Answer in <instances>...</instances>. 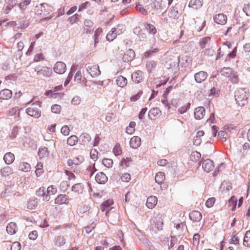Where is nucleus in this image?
<instances>
[{
	"label": "nucleus",
	"instance_id": "nucleus-24",
	"mask_svg": "<svg viewBox=\"0 0 250 250\" xmlns=\"http://www.w3.org/2000/svg\"><path fill=\"white\" fill-rule=\"evenodd\" d=\"M3 160L6 164H11L15 160V156L11 152H7L4 155Z\"/></svg>",
	"mask_w": 250,
	"mask_h": 250
},
{
	"label": "nucleus",
	"instance_id": "nucleus-20",
	"mask_svg": "<svg viewBox=\"0 0 250 250\" xmlns=\"http://www.w3.org/2000/svg\"><path fill=\"white\" fill-rule=\"evenodd\" d=\"M132 80L136 83H139L143 80V72L137 71L134 72L131 76Z\"/></svg>",
	"mask_w": 250,
	"mask_h": 250
},
{
	"label": "nucleus",
	"instance_id": "nucleus-62",
	"mask_svg": "<svg viewBox=\"0 0 250 250\" xmlns=\"http://www.w3.org/2000/svg\"><path fill=\"white\" fill-rule=\"evenodd\" d=\"M95 163H93L90 165L88 168H87V170L89 172V174L91 176L96 170L95 167Z\"/></svg>",
	"mask_w": 250,
	"mask_h": 250
},
{
	"label": "nucleus",
	"instance_id": "nucleus-30",
	"mask_svg": "<svg viewBox=\"0 0 250 250\" xmlns=\"http://www.w3.org/2000/svg\"><path fill=\"white\" fill-rule=\"evenodd\" d=\"M165 179V175L164 172H158L155 177V182L159 185L162 184Z\"/></svg>",
	"mask_w": 250,
	"mask_h": 250
},
{
	"label": "nucleus",
	"instance_id": "nucleus-8",
	"mask_svg": "<svg viewBox=\"0 0 250 250\" xmlns=\"http://www.w3.org/2000/svg\"><path fill=\"white\" fill-rule=\"evenodd\" d=\"M214 167L213 162L210 159H206L202 163V168L205 171L207 172L212 171Z\"/></svg>",
	"mask_w": 250,
	"mask_h": 250
},
{
	"label": "nucleus",
	"instance_id": "nucleus-51",
	"mask_svg": "<svg viewBox=\"0 0 250 250\" xmlns=\"http://www.w3.org/2000/svg\"><path fill=\"white\" fill-rule=\"evenodd\" d=\"M131 162V159L130 158L127 157L126 158H123L121 162L120 165L127 167L129 166Z\"/></svg>",
	"mask_w": 250,
	"mask_h": 250
},
{
	"label": "nucleus",
	"instance_id": "nucleus-26",
	"mask_svg": "<svg viewBox=\"0 0 250 250\" xmlns=\"http://www.w3.org/2000/svg\"><path fill=\"white\" fill-rule=\"evenodd\" d=\"M113 204V201L112 199H108L103 203L100 206L101 210L102 211L108 210L110 209L111 205Z\"/></svg>",
	"mask_w": 250,
	"mask_h": 250
},
{
	"label": "nucleus",
	"instance_id": "nucleus-57",
	"mask_svg": "<svg viewBox=\"0 0 250 250\" xmlns=\"http://www.w3.org/2000/svg\"><path fill=\"white\" fill-rule=\"evenodd\" d=\"M121 179L123 182H128L131 179V176L129 173H125L122 175Z\"/></svg>",
	"mask_w": 250,
	"mask_h": 250
},
{
	"label": "nucleus",
	"instance_id": "nucleus-16",
	"mask_svg": "<svg viewBox=\"0 0 250 250\" xmlns=\"http://www.w3.org/2000/svg\"><path fill=\"white\" fill-rule=\"evenodd\" d=\"M161 115V111L158 108L151 109L148 113V116L151 120H156Z\"/></svg>",
	"mask_w": 250,
	"mask_h": 250
},
{
	"label": "nucleus",
	"instance_id": "nucleus-43",
	"mask_svg": "<svg viewBox=\"0 0 250 250\" xmlns=\"http://www.w3.org/2000/svg\"><path fill=\"white\" fill-rule=\"evenodd\" d=\"M16 5L15 0H7L5 7V11L8 13Z\"/></svg>",
	"mask_w": 250,
	"mask_h": 250
},
{
	"label": "nucleus",
	"instance_id": "nucleus-35",
	"mask_svg": "<svg viewBox=\"0 0 250 250\" xmlns=\"http://www.w3.org/2000/svg\"><path fill=\"white\" fill-rule=\"evenodd\" d=\"M244 246L250 247V230L246 231L243 241Z\"/></svg>",
	"mask_w": 250,
	"mask_h": 250
},
{
	"label": "nucleus",
	"instance_id": "nucleus-34",
	"mask_svg": "<svg viewBox=\"0 0 250 250\" xmlns=\"http://www.w3.org/2000/svg\"><path fill=\"white\" fill-rule=\"evenodd\" d=\"M233 71L232 69L229 67H224L221 69L220 72L222 75L228 78L232 74Z\"/></svg>",
	"mask_w": 250,
	"mask_h": 250
},
{
	"label": "nucleus",
	"instance_id": "nucleus-23",
	"mask_svg": "<svg viewBox=\"0 0 250 250\" xmlns=\"http://www.w3.org/2000/svg\"><path fill=\"white\" fill-rule=\"evenodd\" d=\"M6 231L10 235L15 234L17 231L16 224L14 222L9 223L6 227Z\"/></svg>",
	"mask_w": 250,
	"mask_h": 250
},
{
	"label": "nucleus",
	"instance_id": "nucleus-53",
	"mask_svg": "<svg viewBox=\"0 0 250 250\" xmlns=\"http://www.w3.org/2000/svg\"><path fill=\"white\" fill-rule=\"evenodd\" d=\"M215 202V198L214 197H211L208 198L206 202V206L207 208L212 207Z\"/></svg>",
	"mask_w": 250,
	"mask_h": 250
},
{
	"label": "nucleus",
	"instance_id": "nucleus-37",
	"mask_svg": "<svg viewBox=\"0 0 250 250\" xmlns=\"http://www.w3.org/2000/svg\"><path fill=\"white\" fill-rule=\"evenodd\" d=\"M230 75V76L228 78L231 83L234 84L238 83L239 79L236 72L233 71L232 73V74Z\"/></svg>",
	"mask_w": 250,
	"mask_h": 250
},
{
	"label": "nucleus",
	"instance_id": "nucleus-39",
	"mask_svg": "<svg viewBox=\"0 0 250 250\" xmlns=\"http://www.w3.org/2000/svg\"><path fill=\"white\" fill-rule=\"evenodd\" d=\"M1 173L4 176H8L13 173V169L10 167H6L1 169Z\"/></svg>",
	"mask_w": 250,
	"mask_h": 250
},
{
	"label": "nucleus",
	"instance_id": "nucleus-55",
	"mask_svg": "<svg viewBox=\"0 0 250 250\" xmlns=\"http://www.w3.org/2000/svg\"><path fill=\"white\" fill-rule=\"evenodd\" d=\"M69 187V184L68 182L66 181H64L61 182L60 184V189L62 191H65L68 187Z\"/></svg>",
	"mask_w": 250,
	"mask_h": 250
},
{
	"label": "nucleus",
	"instance_id": "nucleus-10",
	"mask_svg": "<svg viewBox=\"0 0 250 250\" xmlns=\"http://www.w3.org/2000/svg\"><path fill=\"white\" fill-rule=\"evenodd\" d=\"M87 71L92 77H95L99 75L101 71L99 69V66L97 65H92L88 67Z\"/></svg>",
	"mask_w": 250,
	"mask_h": 250
},
{
	"label": "nucleus",
	"instance_id": "nucleus-56",
	"mask_svg": "<svg viewBox=\"0 0 250 250\" xmlns=\"http://www.w3.org/2000/svg\"><path fill=\"white\" fill-rule=\"evenodd\" d=\"M79 17L80 16L78 14H74V15L69 17L68 19V21H70L71 24H73L74 23H75L78 21Z\"/></svg>",
	"mask_w": 250,
	"mask_h": 250
},
{
	"label": "nucleus",
	"instance_id": "nucleus-14",
	"mask_svg": "<svg viewBox=\"0 0 250 250\" xmlns=\"http://www.w3.org/2000/svg\"><path fill=\"white\" fill-rule=\"evenodd\" d=\"M12 96V92L8 89H4L0 91V99L8 100Z\"/></svg>",
	"mask_w": 250,
	"mask_h": 250
},
{
	"label": "nucleus",
	"instance_id": "nucleus-33",
	"mask_svg": "<svg viewBox=\"0 0 250 250\" xmlns=\"http://www.w3.org/2000/svg\"><path fill=\"white\" fill-rule=\"evenodd\" d=\"M38 155L41 159L47 157L49 155L47 148L44 147L40 148Z\"/></svg>",
	"mask_w": 250,
	"mask_h": 250
},
{
	"label": "nucleus",
	"instance_id": "nucleus-1",
	"mask_svg": "<svg viewBox=\"0 0 250 250\" xmlns=\"http://www.w3.org/2000/svg\"><path fill=\"white\" fill-rule=\"evenodd\" d=\"M53 11V7L51 5L46 3H41L37 5L35 9V14L42 17L41 21H48L50 20L53 16H47Z\"/></svg>",
	"mask_w": 250,
	"mask_h": 250
},
{
	"label": "nucleus",
	"instance_id": "nucleus-5",
	"mask_svg": "<svg viewBox=\"0 0 250 250\" xmlns=\"http://www.w3.org/2000/svg\"><path fill=\"white\" fill-rule=\"evenodd\" d=\"M66 69V64L62 62H57L54 66V71L57 74H63Z\"/></svg>",
	"mask_w": 250,
	"mask_h": 250
},
{
	"label": "nucleus",
	"instance_id": "nucleus-22",
	"mask_svg": "<svg viewBox=\"0 0 250 250\" xmlns=\"http://www.w3.org/2000/svg\"><path fill=\"white\" fill-rule=\"evenodd\" d=\"M19 170L24 172H27L31 170L30 165L25 162H21L18 166Z\"/></svg>",
	"mask_w": 250,
	"mask_h": 250
},
{
	"label": "nucleus",
	"instance_id": "nucleus-40",
	"mask_svg": "<svg viewBox=\"0 0 250 250\" xmlns=\"http://www.w3.org/2000/svg\"><path fill=\"white\" fill-rule=\"evenodd\" d=\"M201 158V154L197 151H193L190 155V160L193 162H197Z\"/></svg>",
	"mask_w": 250,
	"mask_h": 250
},
{
	"label": "nucleus",
	"instance_id": "nucleus-2",
	"mask_svg": "<svg viewBox=\"0 0 250 250\" xmlns=\"http://www.w3.org/2000/svg\"><path fill=\"white\" fill-rule=\"evenodd\" d=\"M249 93L245 88H239L234 93L235 100L238 106L243 107L248 103Z\"/></svg>",
	"mask_w": 250,
	"mask_h": 250
},
{
	"label": "nucleus",
	"instance_id": "nucleus-48",
	"mask_svg": "<svg viewBox=\"0 0 250 250\" xmlns=\"http://www.w3.org/2000/svg\"><path fill=\"white\" fill-rule=\"evenodd\" d=\"M65 243V239L63 236H58L56 240V245L59 246L63 245Z\"/></svg>",
	"mask_w": 250,
	"mask_h": 250
},
{
	"label": "nucleus",
	"instance_id": "nucleus-6",
	"mask_svg": "<svg viewBox=\"0 0 250 250\" xmlns=\"http://www.w3.org/2000/svg\"><path fill=\"white\" fill-rule=\"evenodd\" d=\"M70 201L69 198L65 194H61L55 199L54 202L56 204L61 205L62 204H68Z\"/></svg>",
	"mask_w": 250,
	"mask_h": 250
},
{
	"label": "nucleus",
	"instance_id": "nucleus-44",
	"mask_svg": "<svg viewBox=\"0 0 250 250\" xmlns=\"http://www.w3.org/2000/svg\"><path fill=\"white\" fill-rule=\"evenodd\" d=\"M72 190L78 193H82L83 191V187L81 184H77L72 188Z\"/></svg>",
	"mask_w": 250,
	"mask_h": 250
},
{
	"label": "nucleus",
	"instance_id": "nucleus-25",
	"mask_svg": "<svg viewBox=\"0 0 250 250\" xmlns=\"http://www.w3.org/2000/svg\"><path fill=\"white\" fill-rule=\"evenodd\" d=\"M116 82L118 86L123 88L126 85L127 80L125 77L122 76H119L117 77Z\"/></svg>",
	"mask_w": 250,
	"mask_h": 250
},
{
	"label": "nucleus",
	"instance_id": "nucleus-32",
	"mask_svg": "<svg viewBox=\"0 0 250 250\" xmlns=\"http://www.w3.org/2000/svg\"><path fill=\"white\" fill-rule=\"evenodd\" d=\"M78 138L76 135H72L68 138L67 144L69 146H74L78 143Z\"/></svg>",
	"mask_w": 250,
	"mask_h": 250
},
{
	"label": "nucleus",
	"instance_id": "nucleus-21",
	"mask_svg": "<svg viewBox=\"0 0 250 250\" xmlns=\"http://www.w3.org/2000/svg\"><path fill=\"white\" fill-rule=\"evenodd\" d=\"M250 146L248 143H245L239 149V153L242 157H244L247 154L248 151L250 150Z\"/></svg>",
	"mask_w": 250,
	"mask_h": 250
},
{
	"label": "nucleus",
	"instance_id": "nucleus-42",
	"mask_svg": "<svg viewBox=\"0 0 250 250\" xmlns=\"http://www.w3.org/2000/svg\"><path fill=\"white\" fill-rule=\"evenodd\" d=\"M31 0H23L19 3V8L21 11H24L30 4Z\"/></svg>",
	"mask_w": 250,
	"mask_h": 250
},
{
	"label": "nucleus",
	"instance_id": "nucleus-49",
	"mask_svg": "<svg viewBox=\"0 0 250 250\" xmlns=\"http://www.w3.org/2000/svg\"><path fill=\"white\" fill-rule=\"evenodd\" d=\"M229 206L232 207L231 209L234 210L236 206L237 198L234 196H232L229 200Z\"/></svg>",
	"mask_w": 250,
	"mask_h": 250
},
{
	"label": "nucleus",
	"instance_id": "nucleus-29",
	"mask_svg": "<svg viewBox=\"0 0 250 250\" xmlns=\"http://www.w3.org/2000/svg\"><path fill=\"white\" fill-rule=\"evenodd\" d=\"M202 1L201 0H190L188 6L189 7L197 9L202 6Z\"/></svg>",
	"mask_w": 250,
	"mask_h": 250
},
{
	"label": "nucleus",
	"instance_id": "nucleus-7",
	"mask_svg": "<svg viewBox=\"0 0 250 250\" xmlns=\"http://www.w3.org/2000/svg\"><path fill=\"white\" fill-rule=\"evenodd\" d=\"M227 17L226 15L220 13L215 15L213 17L215 23L220 25H225L227 22Z\"/></svg>",
	"mask_w": 250,
	"mask_h": 250
},
{
	"label": "nucleus",
	"instance_id": "nucleus-36",
	"mask_svg": "<svg viewBox=\"0 0 250 250\" xmlns=\"http://www.w3.org/2000/svg\"><path fill=\"white\" fill-rule=\"evenodd\" d=\"M146 29L150 33L154 35L157 32V29L155 26L150 23H147L145 26Z\"/></svg>",
	"mask_w": 250,
	"mask_h": 250
},
{
	"label": "nucleus",
	"instance_id": "nucleus-59",
	"mask_svg": "<svg viewBox=\"0 0 250 250\" xmlns=\"http://www.w3.org/2000/svg\"><path fill=\"white\" fill-rule=\"evenodd\" d=\"M61 131L64 136H67L70 133L69 127L67 125H64L62 127Z\"/></svg>",
	"mask_w": 250,
	"mask_h": 250
},
{
	"label": "nucleus",
	"instance_id": "nucleus-38",
	"mask_svg": "<svg viewBox=\"0 0 250 250\" xmlns=\"http://www.w3.org/2000/svg\"><path fill=\"white\" fill-rule=\"evenodd\" d=\"M136 123L134 122H131L129 125L126 127V132L128 134H132L135 131Z\"/></svg>",
	"mask_w": 250,
	"mask_h": 250
},
{
	"label": "nucleus",
	"instance_id": "nucleus-31",
	"mask_svg": "<svg viewBox=\"0 0 250 250\" xmlns=\"http://www.w3.org/2000/svg\"><path fill=\"white\" fill-rule=\"evenodd\" d=\"M117 36L116 33V29L115 28H113L109 31L106 35V38L108 41H112L114 40Z\"/></svg>",
	"mask_w": 250,
	"mask_h": 250
},
{
	"label": "nucleus",
	"instance_id": "nucleus-58",
	"mask_svg": "<svg viewBox=\"0 0 250 250\" xmlns=\"http://www.w3.org/2000/svg\"><path fill=\"white\" fill-rule=\"evenodd\" d=\"M44 58L43 57V54L42 53H40L38 54H37L33 59L34 62H38L44 60Z\"/></svg>",
	"mask_w": 250,
	"mask_h": 250
},
{
	"label": "nucleus",
	"instance_id": "nucleus-61",
	"mask_svg": "<svg viewBox=\"0 0 250 250\" xmlns=\"http://www.w3.org/2000/svg\"><path fill=\"white\" fill-rule=\"evenodd\" d=\"M200 237V236L199 233H196L194 235L193 237V243L194 245L198 246L199 245Z\"/></svg>",
	"mask_w": 250,
	"mask_h": 250
},
{
	"label": "nucleus",
	"instance_id": "nucleus-64",
	"mask_svg": "<svg viewBox=\"0 0 250 250\" xmlns=\"http://www.w3.org/2000/svg\"><path fill=\"white\" fill-rule=\"evenodd\" d=\"M21 248L20 243L18 242H15L11 245V250H20Z\"/></svg>",
	"mask_w": 250,
	"mask_h": 250
},
{
	"label": "nucleus",
	"instance_id": "nucleus-41",
	"mask_svg": "<svg viewBox=\"0 0 250 250\" xmlns=\"http://www.w3.org/2000/svg\"><path fill=\"white\" fill-rule=\"evenodd\" d=\"M156 62L153 60H151L147 62L146 64V67L147 69V71L149 73L151 72L155 68V67L156 66Z\"/></svg>",
	"mask_w": 250,
	"mask_h": 250
},
{
	"label": "nucleus",
	"instance_id": "nucleus-47",
	"mask_svg": "<svg viewBox=\"0 0 250 250\" xmlns=\"http://www.w3.org/2000/svg\"><path fill=\"white\" fill-rule=\"evenodd\" d=\"M103 165L107 168L112 167L113 162L111 159L104 158L103 160Z\"/></svg>",
	"mask_w": 250,
	"mask_h": 250
},
{
	"label": "nucleus",
	"instance_id": "nucleus-46",
	"mask_svg": "<svg viewBox=\"0 0 250 250\" xmlns=\"http://www.w3.org/2000/svg\"><path fill=\"white\" fill-rule=\"evenodd\" d=\"M210 41V38L208 37H206L202 38L200 41V45L202 48L205 47L206 45L208 44Z\"/></svg>",
	"mask_w": 250,
	"mask_h": 250
},
{
	"label": "nucleus",
	"instance_id": "nucleus-60",
	"mask_svg": "<svg viewBox=\"0 0 250 250\" xmlns=\"http://www.w3.org/2000/svg\"><path fill=\"white\" fill-rule=\"evenodd\" d=\"M239 243V238L237 234L233 233L231 235V238L230 240V243L233 244H237Z\"/></svg>",
	"mask_w": 250,
	"mask_h": 250
},
{
	"label": "nucleus",
	"instance_id": "nucleus-27",
	"mask_svg": "<svg viewBox=\"0 0 250 250\" xmlns=\"http://www.w3.org/2000/svg\"><path fill=\"white\" fill-rule=\"evenodd\" d=\"M134 57V52L132 50L127 51L123 55V59L125 62H128L133 59Z\"/></svg>",
	"mask_w": 250,
	"mask_h": 250
},
{
	"label": "nucleus",
	"instance_id": "nucleus-11",
	"mask_svg": "<svg viewBox=\"0 0 250 250\" xmlns=\"http://www.w3.org/2000/svg\"><path fill=\"white\" fill-rule=\"evenodd\" d=\"M157 202V198L155 196H150L147 199L146 206L148 208L152 209L156 206Z\"/></svg>",
	"mask_w": 250,
	"mask_h": 250
},
{
	"label": "nucleus",
	"instance_id": "nucleus-63",
	"mask_svg": "<svg viewBox=\"0 0 250 250\" xmlns=\"http://www.w3.org/2000/svg\"><path fill=\"white\" fill-rule=\"evenodd\" d=\"M38 236V232L36 230H33L29 234V238L30 240H35Z\"/></svg>",
	"mask_w": 250,
	"mask_h": 250
},
{
	"label": "nucleus",
	"instance_id": "nucleus-4",
	"mask_svg": "<svg viewBox=\"0 0 250 250\" xmlns=\"http://www.w3.org/2000/svg\"><path fill=\"white\" fill-rule=\"evenodd\" d=\"M152 225H154L158 230H162L163 228L164 222L162 215L158 214L151 219L150 221Z\"/></svg>",
	"mask_w": 250,
	"mask_h": 250
},
{
	"label": "nucleus",
	"instance_id": "nucleus-9",
	"mask_svg": "<svg viewBox=\"0 0 250 250\" xmlns=\"http://www.w3.org/2000/svg\"><path fill=\"white\" fill-rule=\"evenodd\" d=\"M53 74L52 69L48 67H43L37 71V74L39 76H43L46 77H50Z\"/></svg>",
	"mask_w": 250,
	"mask_h": 250
},
{
	"label": "nucleus",
	"instance_id": "nucleus-28",
	"mask_svg": "<svg viewBox=\"0 0 250 250\" xmlns=\"http://www.w3.org/2000/svg\"><path fill=\"white\" fill-rule=\"evenodd\" d=\"M190 103H181L180 102L179 104V105H180V107L178 108V111L180 114H183L186 112L188 109L190 107Z\"/></svg>",
	"mask_w": 250,
	"mask_h": 250
},
{
	"label": "nucleus",
	"instance_id": "nucleus-19",
	"mask_svg": "<svg viewBox=\"0 0 250 250\" xmlns=\"http://www.w3.org/2000/svg\"><path fill=\"white\" fill-rule=\"evenodd\" d=\"M141 144V140L138 136H133L130 140V146L133 148H138Z\"/></svg>",
	"mask_w": 250,
	"mask_h": 250
},
{
	"label": "nucleus",
	"instance_id": "nucleus-18",
	"mask_svg": "<svg viewBox=\"0 0 250 250\" xmlns=\"http://www.w3.org/2000/svg\"><path fill=\"white\" fill-rule=\"evenodd\" d=\"M96 182L100 184H104L107 181V177L102 172L98 173L95 177Z\"/></svg>",
	"mask_w": 250,
	"mask_h": 250
},
{
	"label": "nucleus",
	"instance_id": "nucleus-3",
	"mask_svg": "<svg viewBox=\"0 0 250 250\" xmlns=\"http://www.w3.org/2000/svg\"><path fill=\"white\" fill-rule=\"evenodd\" d=\"M44 188H40L38 191L39 194H40L41 192H42V195L44 196L43 198V200H49V196L54 195L57 192V189L56 187L53 185L49 186L47 188V194L45 195L44 193Z\"/></svg>",
	"mask_w": 250,
	"mask_h": 250
},
{
	"label": "nucleus",
	"instance_id": "nucleus-15",
	"mask_svg": "<svg viewBox=\"0 0 250 250\" xmlns=\"http://www.w3.org/2000/svg\"><path fill=\"white\" fill-rule=\"evenodd\" d=\"M26 111L28 115L36 118H39L41 116V112L33 106L28 107Z\"/></svg>",
	"mask_w": 250,
	"mask_h": 250
},
{
	"label": "nucleus",
	"instance_id": "nucleus-17",
	"mask_svg": "<svg viewBox=\"0 0 250 250\" xmlns=\"http://www.w3.org/2000/svg\"><path fill=\"white\" fill-rule=\"evenodd\" d=\"M189 217L193 222H199L202 219V216L199 211L193 210L189 213Z\"/></svg>",
	"mask_w": 250,
	"mask_h": 250
},
{
	"label": "nucleus",
	"instance_id": "nucleus-54",
	"mask_svg": "<svg viewBox=\"0 0 250 250\" xmlns=\"http://www.w3.org/2000/svg\"><path fill=\"white\" fill-rule=\"evenodd\" d=\"M136 10L140 12L142 14L144 15H147V10L144 8V7L140 4L136 5Z\"/></svg>",
	"mask_w": 250,
	"mask_h": 250
},
{
	"label": "nucleus",
	"instance_id": "nucleus-12",
	"mask_svg": "<svg viewBox=\"0 0 250 250\" xmlns=\"http://www.w3.org/2000/svg\"><path fill=\"white\" fill-rule=\"evenodd\" d=\"M205 115V109L203 106H199L195 109L194 116L196 119L200 120Z\"/></svg>",
	"mask_w": 250,
	"mask_h": 250
},
{
	"label": "nucleus",
	"instance_id": "nucleus-13",
	"mask_svg": "<svg viewBox=\"0 0 250 250\" xmlns=\"http://www.w3.org/2000/svg\"><path fill=\"white\" fill-rule=\"evenodd\" d=\"M208 74L205 71H200L194 75L195 80L197 83H201L207 78Z\"/></svg>",
	"mask_w": 250,
	"mask_h": 250
},
{
	"label": "nucleus",
	"instance_id": "nucleus-50",
	"mask_svg": "<svg viewBox=\"0 0 250 250\" xmlns=\"http://www.w3.org/2000/svg\"><path fill=\"white\" fill-rule=\"evenodd\" d=\"M61 109V106L59 104H55L51 106V111L55 114H60Z\"/></svg>",
	"mask_w": 250,
	"mask_h": 250
},
{
	"label": "nucleus",
	"instance_id": "nucleus-45",
	"mask_svg": "<svg viewBox=\"0 0 250 250\" xmlns=\"http://www.w3.org/2000/svg\"><path fill=\"white\" fill-rule=\"evenodd\" d=\"M113 152L116 156L120 155L122 153L121 147L119 144H116L113 149Z\"/></svg>",
	"mask_w": 250,
	"mask_h": 250
},
{
	"label": "nucleus",
	"instance_id": "nucleus-52",
	"mask_svg": "<svg viewBox=\"0 0 250 250\" xmlns=\"http://www.w3.org/2000/svg\"><path fill=\"white\" fill-rule=\"evenodd\" d=\"M143 94V91L140 90L136 94L131 96L130 98V101L131 102H135L138 100H139Z\"/></svg>",
	"mask_w": 250,
	"mask_h": 250
}]
</instances>
